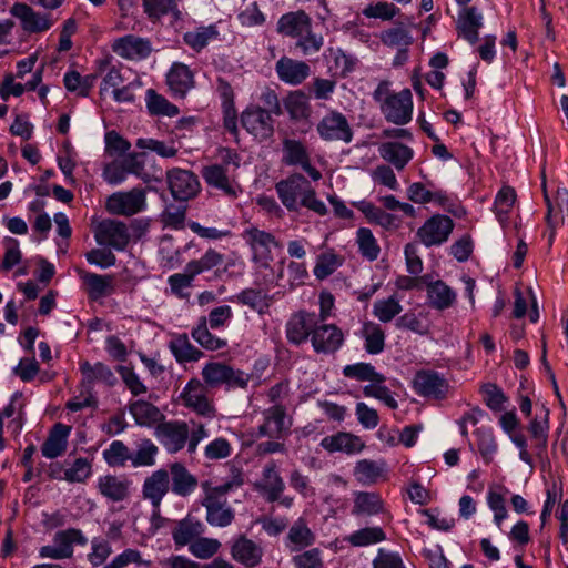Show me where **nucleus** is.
Segmentation results:
<instances>
[{"instance_id":"1","label":"nucleus","mask_w":568,"mask_h":568,"mask_svg":"<svg viewBox=\"0 0 568 568\" xmlns=\"http://www.w3.org/2000/svg\"><path fill=\"white\" fill-rule=\"evenodd\" d=\"M275 190L282 204L290 212L306 207L320 215L327 213L326 205L316 197L311 182L302 174H292L281 180L276 183Z\"/></svg>"},{"instance_id":"2","label":"nucleus","mask_w":568,"mask_h":568,"mask_svg":"<svg viewBox=\"0 0 568 568\" xmlns=\"http://www.w3.org/2000/svg\"><path fill=\"white\" fill-rule=\"evenodd\" d=\"M243 485V478L240 473L232 480L225 481L219 486H211L210 481H203L204 498L201 501L206 509V521L214 527H227L234 520V511L227 505L226 494L233 488Z\"/></svg>"},{"instance_id":"3","label":"nucleus","mask_w":568,"mask_h":568,"mask_svg":"<svg viewBox=\"0 0 568 568\" xmlns=\"http://www.w3.org/2000/svg\"><path fill=\"white\" fill-rule=\"evenodd\" d=\"M202 376L205 384L212 388L223 384L233 388H245L250 379V375L222 363L206 364L202 369Z\"/></svg>"},{"instance_id":"4","label":"nucleus","mask_w":568,"mask_h":568,"mask_svg":"<svg viewBox=\"0 0 568 568\" xmlns=\"http://www.w3.org/2000/svg\"><path fill=\"white\" fill-rule=\"evenodd\" d=\"M381 109L388 122L397 125L408 123L412 120L413 113L412 92L408 89H404L398 93H393L392 97L384 99Z\"/></svg>"},{"instance_id":"5","label":"nucleus","mask_w":568,"mask_h":568,"mask_svg":"<svg viewBox=\"0 0 568 568\" xmlns=\"http://www.w3.org/2000/svg\"><path fill=\"white\" fill-rule=\"evenodd\" d=\"M454 230V221L442 214L428 219L416 232V236L425 246L430 247L446 242Z\"/></svg>"},{"instance_id":"6","label":"nucleus","mask_w":568,"mask_h":568,"mask_svg":"<svg viewBox=\"0 0 568 568\" xmlns=\"http://www.w3.org/2000/svg\"><path fill=\"white\" fill-rule=\"evenodd\" d=\"M166 181L170 192L176 201H187L200 192L199 179L189 170H169L166 172Z\"/></svg>"},{"instance_id":"7","label":"nucleus","mask_w":568,"mask_h":568,"mask_svg":"<svg viewBox=\"0 0 568 568\" xmlns=\"http://www.w3.org/2000/svg\"><path fill=\"white\" fill-rule=\"evenodd\" d=\"M243 128L260 141L270 139L274 133V121L261 106H248L241 115Z\"/></svg>"},{"instance_id":"8","label":"nucleus","mask_w":568,"mask_h":568,"mask_svg":"<svg viewBox=\"0 0 568 568\" xmlns=\"http://www.w3.org/2000/svg\"><path fill=\"white\" fill-rule=\"evenodd\" d=\"M95 241L100 245H108L118 251L124 250L130 241V234L123 222L103 220L94 230Z\"/></svg>"},{"instance_id":"9","label":"nucleus","mask_w":568,"mask_h":568,"mask_svg":"<svg viewBox=\"0 0 568 568\" xmlns=\"http://www.w3.org/2000/svg\"><path fill=\"white\" fill-rule=\"evenodd\" d=\"M145 206V193L140 189H132L129 192H118L106 200V209L112 214L133 215Z\"/></svg>"},{"instance_id":"10","label":"nucleus","mask_w":568,"mask_h":568,"mask_svg":"<svg viewBox=\"0 0 568 568\" xmlns=\"http://www.w3.org/2000/svg\"><path fill=\"white\" fill-rule=\"evenodd\" d=\"M320 135L327 141H343L349 143L353 131L347 119L339 112L332 111L325 115L317 125Z\"/></svg>"},{"instance_id":"11","label":"nucleus","mask_w":568,"mask_h":568,"mask_svg":"<svg viewBox=\"0 0 568 568\" xmlns=\"http://www.w3.org/2000/svg\"><path fill=\"white\" fill-rule=\"evenodd\" d=\"M169 490L170 474L165 469L155 470L144 479L142 497L151 503L154 515L159 514L160 505Z\"/></svg>"},{"instance_id":"12","label":"nucleus","mask_w":568,"mask_h":568,"mask_svg":"<svg viewBox=\"0 0 568 568\" xmlns=\"http://www.w3.org/2000/svg\"><path fill=\"white\" fill-rule=\"evenodd\" d=\"M414 387L418 394L436 400L446 398L449 392L447 381L432 371L417 372L414 378Z\"/></svg>"},{"instance_id":"13","label":"nucleus","mask_w":568,"mask_h":568,"mask_svg":"<svg viewBox=\"0 0 568 568\" xmlns=\"http://www.w3.org/2000/svg\"><path fill=\"white\" fill-rule=\"evenodd\" d=\"M184 404L203 416H213L214 408L206 397V388L199 379L189 382L182 393Z\"/></svg>"},{"instance_id":"14","label":"nucleus","mask_w":568,"mask_h":568,"mask_svg":"<svg viewBox=\"0 0 568 568\" xmlns=\"http://www.w3.org/2000/svg\"><path fill=\"white\" fill-rule=\"evenodd\" d=\"M344 341L342 331L335 325H321L312 332V345L317 353H333Z\"/></svg>"},{"instance_id":"15","label":"nucleus","mask_w":568,"mask_h":568,"mask_svg":"<svg viewBox=\"0 0 568 568\" xmlns=\"http://www.w3.org/2000/svg\"><path fill=\"white\" fill-rule=\"evenodd\" d=\"M156 435L169 452L175 453L184 447L189 429L185 423H162L156 427Z\"/></svg>"},{"instance_id":"16","label":"nucleus","mask_w":568,"mask_h":568,"mask_svg":"<svg viewBox=\"0 0 568 568\" xmlns=\"http://www.w3.org/2000/svg\"><path fill=\"white\" fill-rule=\"evenodd\" d=\"M112 49L120 57L130 60L144 59L151 53L150 42L135 36H125L115 40Z\"/></svg>"},{"instance_id":"17","label":"nucleus","mask_w":568,"mask_h":568,"mask_svg":"<svg viewBox=\"0 0 568 568\" xmlns=\"http://www.w3.org/2000/svg\"><path fill=\"white\" fill-rule=\"evenodd\" d=\"M483 26V16L476 7L464 8L457 19L458 34L474 44L478 41V30Z\"/></svg>"},{"instance_id":"18","label":"nucleus","mask_w":568,"mask_h":568,"mask_svg":"<svg viewBox=\"0 0 568 568\" xmlns=\"http://www.w3.org/2000/svg\"><path fill=\"white\" fill-rule=\"evenodd\" d=\"M10 12L21 21L22 28L28 32H41L51 26L47 16L36 12L26 3L13 4Z\"/></svg>"},{"instance_id":"19","label":"nucleus","mask_w":568,"mask_h":568,"mask_svg":"<svg viewBox=\"0 0 568 568\" xmlns=\"http://www.w3.org/2000/svg\"><path fill=\"white\" fill-rule=\"evenodd\" d=\"M278 78L288 84H300L310 75V67L304 61L283 57L276 62Z\"/></svg>"},{"instance_id":"20","label":"nucleus","mask_w":568,"mask_h":568,"mask_svg":"<svg viewBox=\"0 0 568 568\" xmlns=\"http://www.w3.org/2000/svg\"><path fill=\"white\" fill-rule=\"evenodd\" d=\"M314 314L301 311L294 314L287 323L286 336L290 342L301 344L307 339L313 332Z\"/></svg>"},{"instance_id":"21","label":"nucleus","mask_w":568,"mask_h":568,"mask_svg":"<svg viewBox=\"0 0 568 568\" xmlns=\"http://www.w3.org/2000/svg\"><path fill=\"white\" fill-rule=\"evenodd\" d=\"M285 408L281 405H274L264 412V423L258 427L261 436L280 438L288 428L285 425Z\"/></svg>"},{"instance_id":"22","label":"nucleus","mask_w":568,"mask_h":568,"mask_svg":"<svg viewBox=\"0 0 568 568\" xmlns=\"http://www.w3.org/2000/svg\"><path fill=\"white\" fill-rule=\"evenodd\" d=\"M70 430L71 427L69 426L60 423L55 424L41 446L42 455L50 459L62 455L67 449Z\"/></svg>"},{"instance_id":"23","label":"nucleus","mask_w":568,"mask_h":568,"mask_svg":"<svg viewBox=\"0 0 568 568\" xmlns=\"http://www.w3.org/2000/svg\"><path fill=\"white\" fill-rule=\"evenodd\" d=\"M321 445L328 452H344L346 454L358 453L365 447L364 442L358 436L344 432L323 438Z\"/></svg>"},{"instance_id":"24","label":"nucleus","mask_w":568,"mask_h":568,"mask_svg":"<svg viewBox=\"0 0 568 568\" xmlns=\"http://www.w3.org/2000/svg\"><path fill=\"white\" fill-rule=\"evenodd\" d=\"M255 488L265 494L268 501L280 499L284 490V481L276 471L275 463H270L265 466L263 478L260 483L255 484Z\"/></svg>"},{"instance_id":"25","label":"nucleus","mask_w":568,"mask_h":568,"mask_svg":"<svg viewBox=\"0 0 568 568\" xmlns=\"http://www.w3.org/2000/svg\"><path fill=\"white\" fill-rule=\"evenodd\" d=\"M169 474L172 477V491L178 496L186 497L197 487L196 477L180 463L171 464Z\"/></svg>"},{"instance_id":"26","label":"nucleus","mask_w":568,"mask_h":568,"mask_svg":"<svg viewBox=\"0 0 568 568\" xmlns=\"http://www.w3.org/2000/svg\"><path fill=\"white\" fill-rule=\"evenodd\" d=\"M130 480L114 475H106L99 479L98 489L105 498L112 501H122L130 493Z\"/></svg>"},{"instance_id":"27","label":"nucleus","mask_w":568,"mask_h":568,"mask_svg":"<svg viewBox=\"0 0 568 568\" xmlns=\"http://www.w3.org/2000/svg\"><path fill=\"white\" fill-rule=\"evenodd\" d=\"M171 91L183 98L193 88L194 80L191 70L183 63H174L166 75Z\"/></svg>"},{"instance_id":"28","label":"nucleus","mask_w":568,"mask_h":568,"mask_svg":"<svg viewBox=\"0 0 568 568\" xmlns=\"http://www.w3.org/2000/svg\"><path fill=\"white\" fill-rule=\"evenodd\" d=\"M311 23V18L304 11L288 12L280 18L277 32L296 39Z\"/></svg>"},{"instance_id":"29","label":"nucleus","mask_w":568,"mask_h":568,"mask_svg":"<svg viewBox=\"0 0 568 568\" xmlns=\"http://www.w3.org/2000/svg\"><path fill=\"white\" fill-rule=\"evenodd\" d=\"M232 556L246 567H255L262 558V549L251 539L241 536L232 546Z\"/></svg>"},{"instance_id":"30","label":"nucleus","mask_w":568,"mask_h":568,"mask_svg":"<svg viewBox=\"0 0 568 568\" xmlns=\"http://www.w3.org/2000/svg\"><path fill=\"white\" fill-rule=\"evenodd\" d=\"M381 156L392 163L397 170H403L413 158L410 148L396 142L383 143L379 146Z\"/></svg>"},{"instance_id":"31","label":"nucleus","mask_w":568,"mask_h":568,"mask_svg":"<svg viewBox=\"0 0 568 568\" xmlns=\"http://www.w3.org/2000/svg\"><path fill=\"white\" fill-rule=\"evenodd\" d=\"M203 532V525L197 520L185 518L178 523L172 537L178 546L191 545Z\"/></svg>"},{"instance_id":"32","label":"nucleus","mask_w":568,"mask_h":568,"mask_svg":"<svg viewBox=\"0 0 568 568\" xmlns=\"http://www.w3.org/2000/svg\"><path fill=\"white\" fill-rule=\"evenodd\" d=\"M427 295L430 305L437 310H444L452 306L456 298L452 288L442 281L428 284Z\"/></svg>"},{"instance_id":"33","label":"nucleus","mask_w":568,"mask_h":568,"mask_svg":"<svg viewBox=\"0 0 568 568\" xmlns=\"http://www.w3.org/2000/svg\"><path fill=\"white\" fill-rule=\"evenodd\" d=\"M169 347L180 363L197 361L202 356V352L190 343L186 334L173 337Z\"/></svg>"},{"instance_id":"34","label":"nucleus","mask_w":568,"mask_h":568,"mask_svg":"<svg viewBox=\"0 0 568 568\" xmlns=\"http://www.w3.org/2000/svg\"><path fill=\"white\" fill-rule=\"evenodd\" d=\"M81 278L88 286L89 296L93 300L108 295L113 288L112 275H99L84 272L82 273Z\"/></svg>"},{"instance_id":"35","label":"nucleus","mask_w":568,"mask_h":568,"mask_svg":"<svg viewBox=\"0 0 568 568\" xmlns=\"http://www.w3.org/2000/svg\"><path fill=\"white\" fill-rule=\"evenodd\" d=\"M205 182L216 189L222 190L227 195H235L236 191L222 165L205 166L202 171Z\"/></svg>"},{"instance_id":"36","label":"nucleus","mask_w":568,"mask_h":568,"mask_svg":"<svg viewBox=\"0 0 568 568\" xmlns=\"http://www.w3.org/2000/svg\"><path fill=\"white\" fill-rule=\"evenodd\" d=\"M383 510V501L377 494L361 491L354 499L353 514L373 516Z\"/></svg>"},{"instance_id":"37","label":"nucleus","mask_w":568,"mask_h":568,"mask_svg":"<svg viewBox=\"0 0 568 568\" xmlns=\"http://www.w3.org/2000/svg\"><path fill=\"white\" fill-rule=\"evenodd\" d=\"M284 106L293 120L307 119L311 114L308 99L302 91L291 92L284 100Z\"/></svg>"},{"instance_id":"38","label":"nucleus","mask_w":568,"mask_h":568,"mask_svg":"<svg viewBox=\"0 0 568 568\" xmlns=\"http://www.w3.org/2000/svg\"><path fill=\"white\" fill-rule=\"evenodd\" d=\"M130 413L133 415L136 424L151 425L162 418L158 407L145 400H136L130 405Z\"/></svg>"},{"instance_id":"39","label":"nucleus","mask_w":568,"mask_h":568,"mask_svg":"<svg viewBox=\"0 0 568 568\" xmlns=\"http://www.w3.org/2000/svg\"><path fill=\"white\" fill-rule=\"evenodd\" d=\"M81 372L83 374V383L92 384L93 382H103L108 385L115 383V376L112 371L102 363H95L91 365L89 362H84L81 365Z\"/></svg>"},{"instance_id":"40","label":"nucleus","mask_w":568,"mask_h":568,"mask_svg":"<svg viewBox=\"0 0 568 568\" xmlns=\"http://www.w3.org/2000/svg\"><path fill=\"white\" fill-rule=\"evenodd\" d=\"M365 338V349L369 354H379L385 346V334L378 324L373 322L365 323L362 329Z\"/></svg>"},{"instance_id":"41","label":"nucleus","mask_w":568,"mask_h":568,"mask_svg":"<svg viewBox=\"0 0 568 568\" xmlns=\"http://www.w3.org/2000/svg\"><path fill=\"white\" fill-rule=\"evenodd\" d=\"M84 545L87 539L79 529L70 528L67 530L58 531L54 535L53 544L64 552L67 558H70L73 554V544Z\"/></svg>"},{"instance_id":"42","label":"nucleus","mask_w":568,"mask_h":568,"mask_svg":"<svg viewBox=\"0 0 568 568\" xmlns=\"http://www.w3.org/2000/svg\"><path fill=\"white\" fill-rule=\"evenodd\" d=\"M343 374L346 377L355 378L357 381H369L384 383L386 381L383 374L375 371L374 366L368 363H357L347 365L343 369Z\"/></svg>"},{"instance_id":"43","label":"nucleus","mask_w":568,"mask_h":568,"mask_svg":"<svg viewBox=\"0 0 568 568\" xmlns=\"http://www.w3.org/2000/svg\"><path fill=\"white\" fill-rule=\"evenodd\" d=\"M346 539L355 547H363L383 541L386 536L381 527H366L353 532Z\"/></svg>"},{"instance_id":"44","label":"nucleus","mask_w":568,"mask_h":568,"mask_svg":"<svg viewBox=\"0 0 568 568\" xmlns=\"http://www.w3.org/2000/svg\"><path fill=\"white\" fill-rule=\"evenodd\" d=\"M343 263V258L334 252H324L317 257L314 267V275L318 280H324L333 274Z\"/></svg>"},{"instance_id":"45","label":"nucleus","mask_w":568,"mask_h":568,"mask_svg":"<svg viewBox=\"0 0 568 568\" xmlns=\"http://www.w3.org/2000/svg\"><path fill=\"white\" fill-rule=\"evenodd\" d=\"M129 447L121 440H114L109 448L103 452V458L111 467H122L126 462H131Z\"/></svg>"},{"instance_id":"46","label":"nucleus","mask_w":568,"mask_h":568,"mask_svg":"<svg viewBox=\"0 0 568 568\" xmlns=\"http://www.w3.org/2000/svg\"><path fill=\"white\" fill-rule=\"evenodd\" d=\"M251 247L257 252L260 248L270 252L271 246L281 247V243L268 232L251 227L245 231Z\"/></svg>"},{"instance_id":"47","label":"nucleus","mask_w":568,"mask_h":568,"mask_svg":"<svg viewBox=\"0 0 568 568\" xmlns=\"http://www.w3.org/2000/svg\"><path fill=\"white\" fill-rule=\"evenodd\" d=\"M324 43L321 34H316L312 30V23L307 27L301 36L296 38V48L301 49L304 55L317 53Z\"/></svg>"},{"instance_id":"48","label":"nucleus","mask_w":568,"mask_h":568,"mask_svg":"<svg viewBox=\"0 0 568 568\" xmlns=\"http://www.w3.org/2000/svg\"><path fill=\"white\" fill-rule=\"evenodd\" d=\"M516 201L515 190L510 186H504L498 192L495 199V212L498 221L500 223H505L508 213L510 212L514 203Z\"/></svg>"},{"instance_id":"49","label":"nucleus","mask_w":568,"mask_h":568,"mask_svg":"<svg viewBox=\"0 0 568 568\" xmlns=\"http://www.w3.org/2000/svg\"><path fill=\"white\" fill-rule=\"evenodd\" d=\"M542 191H544L545 201L547 203L546 223H547L548 229L550 231L549 242L551 243L554 237H555V232H556V227L558 226V224H560V223L564 224L565 222H568L567 221V214L562 215V213H560L558 211L556 203L554 204L550 201V199L548 196V193H547V189H546L545 173H542Z\"/></svg>"},{"instance_id":"50","label":"nucleus","mask_w":568,"mask_h":568,"mask_svg":"<svg viewBox=\"0 0 568 568\" xmlns=\"http://www.w3.org/2000/svg\"><path fill=\"white\" fill-rule=\"evenodd\" d=\"M192 337L204 348L217 351L226 345L224 339L213 336L206 326V320L203 317L200 325L192 331Z\"/></svg>"},{"instance_id":"51","label":"nucleus","mask_w":568,"mask_h":568,"mask_svg":"<svg viewBox=\"0 0 568 568\" xmlns=\"http://www.w3.org/2000/svg\"><path fill=\"white\" fill-rule=\"evenodd\" d=\"M158 450V447L150 439L141 440L135 454L131 455L132 466H153Z\"/></svg>"},{"instance_id":"52","label":"nucleus","mask_w":568,"mask_h":568,"mask_svg":"<svg viewBox=\"0 0 568 568\" xmlns=\"http://www.w3.org/2000/svg\"><path fill=\"white\" fill-rule=\"evenodd\" d=\"M222 262L223 255L214 248H209L201 258L189 262L187 268L191 270L193 274L199 275L212 270Z\"/></svg>"},{"instance_id":"53","label":"nucleus","mask_w":568,"mask_h":568,"mask_svg":"<svg viewBox=\"0 0 568 568\" xmlns=\"http://www.w3.org/2000/svg\"><path fill=\"white\" fill-rule=\"evenodd\" d=\"M148 109L152 114L175 116L179 113L176 105L170 103L152 89L148 91Z\"/></svg>"},{"instance_id":"54","label":"nucleus","mask_w":568,"mask_h":568,"mask_svg":"<svg viewBox=\"0 0 568 568\" xmlns=\"http://www.w3.org/2000/svg\"><path fill=\"white\" fill-rule=\"evenodd\" d=\"M221 544L216 539L197 537L189 546L190 552L199 559H209L213 557L220 548Z\"/></svg>"},{"instance_id":"55","label":"nucleus","mask_w":568,"mask_h":568,"mask_svg":"<svg viewBox=\"0 0 568 568\" xmlns=\"http://www.w3.org/2000/svg\"><path fill=\"white\" fill-rule=\"evenodd\" d=\"M357 207L365 214V216L385 229H389L395 225V216L386 213L379 207H376L369 202H361Z\"/></svg>"},{"instance_id":"56","label":"nucleus","mask_w":568,"mask_h":568,"mask_svg":"<svg viewBox=\"0 0 568 568\" xmlns=\"http://www.w3.org/2000/svg\"><path fill=\"white\" fill-rule=\"evenodd\" d=\"M384 44L394 48H408L413 42V37L403 27H395L382 33L381 37Z\"/></svg>"},{"instance_id":"57","label":"nucleus","mask_w":568,"mask_h":568,"mask_svg":"<svg viewBox=\"0 0 568 568\" xmlns=\"http://www.w3.org/2000/svg\"><path fill=\"white\" fill-rule=\"evenodd\" d=\"M402 312V306L398 301L390 296L387 300L378 301L374 304V315L384 323L390 322L396 315Z\"/></svg>"},{"instance_id":"58","label":"nucleus","mask_w":568,"mask_h":568,"mask_svg":"<svg viewBox=\"0 0 568 568\" xmlns=\"http://www.w3.org/2000/svg\"><path fill=\"white\" fill-rule=\"evenodd\" d=\"M357 243L363 256L369 261L377 258L379 253V246L376 243L371 230L362 227L357 231Z\"/></svg>"},{"instance_id":"59","label":"nucleus","mask_w":568,"mask_h":568,"mask_svg":"<svg viewBox=\"0 0 568 568\" xmlns=\"http://www.w3.org/2000/svg\"><path fill=\"white\" fill-rule=\"evenodd\" d=\"M144 156L145 153H130L119 162L126 174L131 173L141 178L144 182H150V175L144 172Z\"/></svg>"},{"instance_id":"60","label":"nucleus","mask_w":568,"mask_h":568,"mask_svg":"<svg viewBox=\"0 0 568 568\" xmlns=\"http://www.w3.org/2000/svg\"><path fill=\"white\" fill-rule=\"evenodd\" d=\"M383 468L375 462L363 459L356 464L355 475L363 484H373L382 475Z\"/></svg>"},{"instance_id":"61","label":"nucleus","mask_w":568,"mask_h":568,"mask_svg":"<svg viewBox=\"0 0 568 568\" xmlns=\"http://www.w3.org/2000/svg\"><path fill=\"white\" fill-rule=\"evenodd\" d=\"M237 300L242 304L250 306L261 314L264 313V311L268 307L266 295L263 294L262 291L253 288L244 290L239 294Z\"/></svg>"},{"instance_id":"62","label":"nucleus","mask_w":568,"mask_h":568,"mask_svg":"<svg viewBox=\"0 0 568 568\" xmlns=\"http://www.w3.org/2000/svg\"><path fill=\"white\" fill-rule=\"evenodd\" d=\"M288 539L296 545H300L302 547H306L313 544L314 541V535L310 530V528L306 526L305 521L303 519H298L294 525L291 527L288 532Z\"/></svg>"},{"instance_id":"63","label":"nucleus","mask_w":568,"mask_h":568,"mask_svg":"<svg viewBox=\"0 0 568 568\" xmlns=\"http://www.w3.org/2000/svg\"><path fill=\"white\" fill-rule=\"evenodd\" d=\"M216 36V31L213 27L199 28L195 31L186 32L184 34V41L193 49L200 51L203 49L207 41Z\"/></svg>"},{"instance_id":"64","label":"nucleus","mask_w":568,"mask_h":568,"mask_svg":"<svg viewBox=\"0 0 568 568\" xmlns=\"http://www.w3.org/2000/svg\"><path fill=\"white\" fill-rule=\"evenodd\" d=\"M91 475V465L85 458H78L65 469L64 479L70 483H82Z\"/></svg>"}]
</instances>
